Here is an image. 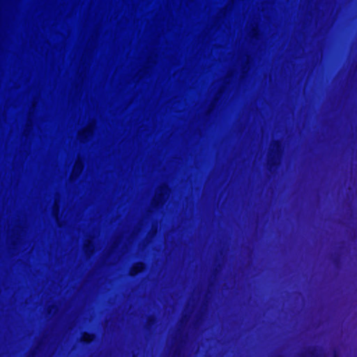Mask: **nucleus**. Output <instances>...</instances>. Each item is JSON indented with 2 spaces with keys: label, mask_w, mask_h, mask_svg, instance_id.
Returning <instances> with one entry per match:
<instances>
[{
  "label": "nucleus",
  "mask_w": 357,
  "mask_h": 357,
  "mask_svg": "<svg viewBox=\"0 0 357 357\" xmlns=\"http://www.w3.org/2000/svg\"><path fill=\"white\" fill-rule=\"evenodd\" d=\"M312 276H309L308 279V300H309V307H308V324H307V330H308V343L307 347V357H312V336L310 334V331L312 328V311L311 310L310 306V300L312 296V290L311 289V281L312 280Z\"/></svg>",
  "instance_id": "1"
},
{
  "label": "nucleus",
  "mask_w": 357,
  "mask_h": 357,
  "mask_svg": "<svg viewBox=\"0 0 357 357\" xmlns=\"http://www.w3.org/2000/svg\"><path fill=\"white\" fill-rule=\"evenodd\" d=\"M345 242L341 241L334 252H331L328 255V261L335 267L336 270H340L342 265V253L344 248Z\"/></svg>",
  "instance_id": "2"
},
{
  "label": "nucleus",
  "mask_w": 357,
  "mask_h": 357,
  "mask_svg": "<svg viewBox=\"0 0 357 357\" xmlns=\"http://www.w3.org/2000/svg\"><path fill=\"white\" fill-rule=\"evenodd\" d=\"M282 145L280 141L277 140L273 143V149H271L270 152V158L268 161V169L272 171L276 169L278 166L277 153L281 150Z\"/></svg>",
  "instance_id": "3"
},
{
  "label": "nucleus",
  "mask_w": 357,
  "mask_h": 357,
  "mask_svg": "<svg viewBox=\"0 0 357 357\" xmlns=\"http://www.w3.org/2000/svg\"><path fill=\"white\" fill-rule=\"evenodd\" d=\"M145 268V264L142 262L139 261L135 264L131 268L130 271V275L131 276H135L138 275L139 273H141L144 271Z\"/></svg>",
  "instance_id": "4"
},
{
  "label": "nucleus",
  "mask_w": 357,
  "mask_h": 357,
  "mask_svg": "<svg viewBox=\"0 0 357 357\" xmlns=\"http://www.w3.org/2000/svg\"><path fill=\"white\" fill-rule=\"evenodd\" d=\"M95 339V335L91 332H84L81 338V341L84 344H91Z\"/></svg>",
  "instance_id": "5"
},
{
  "label": "nucleus",
  "mask_w": 357,
  "mask_h": 357,
  "mask_svg": "<svg viewBox=\"0 0 357 357\" xmlns=\"http://www.w3.org/2000/svg\"><path fill=\"white\" fill-rule=\"evenodd\" d=\"M322 357H340V351L337 347L331 348L327 354H324Z\"/></svg>",
  "instance_id": "6"
},
{
  "label": "nucleus",
  "mask_w": 357,
  "mask_h": 357,
  "mask_svg": "<svg viewBox=\"0 0 357 357\" xmlns=\"http://www.w3.org/2000/svg\"><path fill=\"white\" fill-rule=\"evenodd\" d=\"M315 75H314V87H315ZM315 88H314V105H315ZM313 112H314V119H315V113H316V110H315V107H314V110H313ZM315 129V125L314 124V130ZM315 157V155L314 154V158Z\"/></svg>",
  "instance_id": "7"
},
{
  "label": "nucleus",
  "mask_w": 357,
  "mask_h": 357,
  "mask_svg": "<svg viewBox=\"0 0 357 357\" xmlns=\"http://www.w3.org/2000/svg\"><path fill=\"white\" fill-rule=\"evenodd\" d=\"M155 320L154 317H149V319L147 320V325L152 326L155 323Z\"/></svg>",
  "instance_id": "8"
},
{
  "label": "nucleus",
  "mask_w": 357,
  "mask_h": 357,
  "mask_svg": "<svg viewBox=\"0 0 357 357\" xmlns=\"http://www.w3.org/2000/svg\"><path fill=\"white\" fill-rule=\"evenodd\" d=\"M313 352H314V357H317V348L315 347V345L314 344V350H313Z\"/></svg>",
  "instance_id": "9"
},
{
  "label": "nucleus",
  "mask_w": 357,
  "mask_h": 357,
  "mask_svg": "<svg viewBox=\"0 0 357 357\" xmlns=\"http://www.w3.org/2000/svg\"><path fill=\"white\" fill-rule=\"evenodd\" d=\"M308 253L310 255V245H309V246H308Z\"/></svg>",
  "instance_id": "10"
},
{
  "label": "nucleus",
  "mask_w": 357,
  "mask_h": 357,
  "mask_svg": "<svg viewBox=\"0 0 357 357\" xmlns=\"http://www.w3.org/2000/svg\"><path fill=\"white\" fill-rule=\"evenodd\" d=\"M54 215H55V216H56V215H57V212H56V209L54 210Z\"/></svg>",
  "instance_id": "11"
},
{
  "label": "nucleus",
  "mask_w": 357,
  "mask_h": 357,
  "mask_svg": "<svg viewBox=\"0 0 357 357\" xmlns=\"http://www.w3.org/2000/svg\"><path fill=\"white\" fill-rule=\"evenodd\" d=\"M313 192H314V193L315 192V188H314ZM314 206H315V201L314 200Z\"/></svg>",
  "instance_id": "12"
},
{
  "label": "nucleus",
  "mask_w": 357,
  "mask_h": 357,
  "mask_svg": "<svg viewBox=\"0 0 357 357\" xmlns=\"http://www.w3.org/2000/svg\"><path fill=\"white\" fill-rule=\"evenodd\" d=\"M313 327H314V330L317 328V326H316V324H315V322H314V321Z\"/></svg>",
  "instance_id": "13"
},
{
  "label": "nucleus",
  "mask_w": 357,
  "mask_h": 357,
  "mask_svg": "<svg viewBox=\"0 0 357 357\" xmlns=\"http://www.w3.org/2000/svg\"><path fill=\"white\" fill-rule=\"evenodd\" d=\"M88 248H89V244H86V245H85V248H86V249H87Z\"/></svg>",
  "instance_id": "14"
},
{
  "label": "nucleus",
  "mask_w": 357,
  "mask_h": 357,
  "mask_svg": "<svg viewBox=\"0 0 357 357\" xmlns=\"http://www.w3.org/2000/svg\"><path fill=\"white\" fill-rule=\"evenodd\" d=\"M313 220H315V218H314V217L313 218Z\"/></svg>",
  "instance_id": "15"
},
{
  "label": "nucleus",
  "mask_w": 357,
  "mask_h": 357,
  "mask_svg": "<svg viewBox=\"0 0 357 357\" xmlns=\"http://www.w3.org/2000/svg\"><path fill=\"white\" fill-rule=\"evenodd\" d=\"M313 228H314V229L315 228V226H314V225L313 226Z\"/></svg>",
  "instance_id": "16"
},
{
  "label": "nucleus",
  "mask_w": 357,
  "mask_h": 357,
  "mask_svg": "<svg viewBox=\"0 0 357 357\" xmlns=\"http://www.w3.org/2000/svg\"><path fill=\"white\" fill-rule=\"evenodd\" d=\"M313 268H314V269L315 268V266H313Z\"/></svg>",
  "instance_id": "17"
},
{
  "label": "nucleus",
  "mask_w": 357,
  "mask_h": 357,
  "mask_svg": "<svg viewBox=\"0 0 357 357\" xmlns=\"http://www.w3.org/2000/svg\"><path fill=\"white\" fill-rule=\"evenodd\" d=\"M313 302H314V303L315 302V300H314V299L313 300Z\"/></svg>",
  "instance_id": "18"
}]
</instances>
